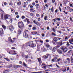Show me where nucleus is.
Returning <instances> with one entry per match:
<instances>
[{"instance_id": "obj_1", "label": "nucleus", "mask_w": 73, "mask_h": 73, "mask_svg": "<svg viewBox=\"0 0 73 73\" xmlns=\"http://www.w3.org/2000/svg\"><path fill=\"white\" fill-rule=\"evenodd\" d=\"M18 27L19 28H20L21 29H23V28L24 27V23H23V22H18Z\"/></svg>"}, {"instance_id": "obj_2", "label": "nucleus", "mask_w": 73, "mask_h": 73, "mask_svg": "<svg viewBox=\"0 0 73 73\" xmlns=\"http://www.w3.org/2000/svg\"><path fill=\"white\" fill-rule=\"evenodd\" d=\"M9 15H5L4 16V19L5 20H6L7 24H9L8 22V21L9 20Z\"/></svg>"}, {"instance_id": "obj_3", "label": "nucleus", "mask_w": 73, "mask_h": 73, "mask_svg": "<svg viewBox=\"0 0 73 73\" xmlns=\"http://www.w3.org/2000/svg\"><path fill=\"white\" fill-rule=\"evenodd\" d=\"M60 48L64 53H66L68 51V48L66 47L64 48V47H61Z\"/></svg>"}, {"instance_id": "obj_4", "label": "nucleus", "mask_w": 73, "mask_h": 73, "mask_svg": "<svg viewBox=\"0 0 73 73\" xmlns=\"http://www.w3.org/2000/svg\"><path fill=\"white\" fill-rule=\"evenodd\" d=\"M62 45V41L59 42L57 43V45L56 46V49H58L61 45Z\"/></svg>"}, {"instance_id": "obj_5", "label": "nucleus", "mask_w": 73, "mask_h": 73, "mask_svg": "<svg viewBox=\"0 0 73 73\" xmlns=\"http://www.w3.org/2000/svg\"><path fill=\"white\" fill-rule=\"evenodd\" d=\"M57 41H58V39L56 37H54L53 39V40L52 41V42L53 43V44H55L56 43L55 42H53V41H54V42H56Z\"/></svg>"}, {"instance_id": "obj_6", "label": "nucleus", "mask_w": 73, "mask_h": 73, "mask_svg": "<svg viewBox=\"0 0 73 73\" xmlns=\"http://www.w3.org/2000/svg\"><path fill=\"white\" fill-rule=\"evenodd\" d=\"M8 40L9 41V42H15V41L14 40H12V39H11V37H9L8 38Z\"/></svg>"}, {"instance_id": "obj_7", "label": "nucleus", "mask_w": 73, "mask_h": 73, "mask_svg": "<svg viewBox=\"0 0 73 73\" xmlns=\"http://www.w3.org/2000/svg\"><path fill=\"white\" fill-rule=\"evenodd\" d=\"M33 42L32 41H30L29 42L28 44L29 45V46H32V45L33 44Z\"/></svg>"}, {"instance_id": "obj_8", "label": "nucleus", "mask_w": 73, "mask_h": 73, "mask_svg": "<svg viewBox=\"0 0 73 73\" xmlns=\"http://www.w3.org/2000/svg\"><path fill=\"white\" fill-rule=\"evenodd\" d=\"M48 56H49V55L48 54H47L46 55L44 56H43V57L44 59H46V58H48Z\"/></svg>"}, {"instance_id": "obj_9", "label": "nucleus", "mask_w": 73, "mask_h": 73, "mask_svg": "<svg viewBox=\"0 0 73 73\" xmlns=\"http://www.w3.org/2000/svg\"><path fill=\"white\" fill-rule=\"evenodd\" d=\"M9 27V29L10 31H13V26H12V25H10Z\"/></svg>"}, {"instance_id": "obj_10", "label": "nucleus", "mask_w": 73, "mask_h": 73, "mask_svg": "<svg viewBox=\"0 0 73 73\" xmlns=\"http://www.w3.org/2000/svg\"><path fill=\"white\" fill-rule=\"evenodd\" d=\"M23 36L24 37H25V38H27V37H28V35L27 34L25 33V34H23Z\"/></svg>"}, {"instance_id": "obj_11", "label": "nucleus", "mask_w": 73, "mask_h": 73, "mask_svg": "<svg viewBox=\"0 0 73 73\" xmlns=\"http://www.w3.org/2000/svg\"><path fill=\"white\" fill-rule=\"evenodd\" d=\"M30 11L31 12H34L36 11V10H34V9H33L31 8L30 9Z\"/></svg>"}, {"instance_id": "obj_12", "label": "nucleus", "mask_w": 73, "mask_h": 73, "mask_svg": "<svg viewBox=\"0 0 73 73\" xmlns=\"http://www.w3.org/2000/svg\"><path fill=\"white\" fill-rule=\"evenodd\" d=\"M37 60H38V62H39L40 64H39V65H40V64L42 63V62L40 58H37Z\"/></svg>"}, {"instance_id": "obj_13", "label": "nucleus", "mask_w": 73, "mask_h": 73, "mask_svg": "<svg viewBox=\"0 0 73 73\" xmlns=\"http://www.w3.org/2000/svg\"><path fill=\"white\" fill-rule=\"evenodd\" d=\"M3 30L2 29H0V34L3 35Z\"/></svg>"}, {"instance_id": "obj_14", "label": "nucleus", "mask_w": 73, "mask_h": 73, "mask_svg": "<svg viewBox=\"0 0 73 73\" xmlns=\"http://www.w3.org/2000/svg\"><path fill=\"white\" fill-rule=\"evenodd\" d=\"M69 41L70 44H72V42H73V38L71 39V40L70 39L69 40Z\"/></svg>"}, {"instance_id": "obj_15", "label": "nucleus", "mask_w": 73, "mask_h": 73, "mask_svg": "<svg viewBox=\"0 0 73 73\" xmlns=\"http://www.w3.org/2000/svg\"><path fill=\"white\" fill-rule=\"evenodd\" d=\"M32 35H36V34H37V33L36 32H33L31 33Z\"/></svg>"}, {"instance_id": "obj_16", "label": "nucleus", "mask_w": 73, "mask_h": 73, "mask_svg": "<svg viewBox=\"0 0 73 73\" xmlns=\"http://www.w3.org/2000/svg\"><path fill=\"white\" fill-rule=\"evenodd\" d=\"M17 5H20V6L21 5V2L19 1V2H17Z\"/></svg>"}, {"instance_id": "obj_17", "label": "nucleus", "mask_w": 73, "mask_h": 73, "mask_svg": "<svg viewBox=\"0 0 73 73\" xmlns=\"http://www.w3.org/2000/svg\"><path fill=\"white\" fill-rule=\"evenodd\" d=\"M57 52L60 54H62V51H61V50H58Z\"/></svg>"}, {"instance_id": "obj_18", "label": "nucleus", "mask_w": 73, "mask_h": 73, "mask_svg": "<svg viewBox=\"0 0 73 73\" xmlns=\"http://www.w3.org/2000/svg\"><path fill=\"white\" fill-rule=\"evenodd\" d=\"M29 33V31L26 30L25 31V33H26V34H27V33Z\"/></svg>"}, {"instance_id": "obj_19", "label": "nucleus", "mask_w": 73, "mask_h": 73, "mask_svg": "<svg viewBox=\"0 0 73 73\" xmlns=\"http://www.w3.org/2000/svg\"><path fill=\"white\" fill-rule=\"evenodd\" d=\"M52 51L53 52H55V51H56V48L54 47L52 49Z\"/></svg>"}, {"instance_id": "obj_20", "label": "nucleus", "mask_w": 73, "mask_h": 73, "mask_svg": "<svg viewBox=\"0 0 73 73\" xmlns=\"http://www.w3.org/2000/svg\"><path fill=\"white\" fill-rule=\"evenodd\" d=\"M2 27L3 28V29H6V26L4 25H2Z\"/></svg>"}, {"instance_id": "obj_21", "label": "nucleus", "mask_w": 73, "mask_h": 73, "mask_svg": "<svg viewBox=\"0 0 73 73\" xmlns=\"http://www.w3.org/2000/svg\"><path fill=\"white\" fill-rule=\"evenodd\" d=\"M69 48L70 49H72L73 48V46L72 45L70 46L69 47Z\"/></svg>"}, {"instance_id": "obj_22", "label": "nucleus", "mask_w": 73, "mask_h": 73, "mask_svg": "<svg viewBox=\"0 0 73 73\" xmlns=\"http://www.w3.org/2000/svg\"><path fill=\"white\" fill-rule=\"evenodd\" d=\"M23 64L24 66H25V67H27V65L26 64H25V63L23 62Z\"/></svg>"}, {"instance_id": "obj_23", "label": "nucleus", "mask_w": 73, "mask_h": 73, "mask_svg": "<svg viewBox=\"0 0 73 73\" xmlns=\"http://www.w3.org/2000/svg\"><path fill=\"white\" fill-rule=\"evenodd\" d=\"M26 20H27V23H30V22H29V19L28 18H26Z\"/></svg>"}, {"instance_id": "obj_24", "label": "nucleus", "mask_w": 73, "mask_h": 73, "mask_svg": "<svg viewBox=\"0 0 73 73\" xmlns=\"http://www.w3.org/2000/svg\"><path fill=\"white\" fill-rule=\"evenodd\" d=\"M36 46V44H33V43L32 46H31V47H34L35 46Z\"/></svg>"}, {"instance_id": "obj_25", "label": "nucleus", "mask_w": 73, "mask_h": 73, "mask_svg": "<svg viewBox=\"0 0 73 73\" xmlns=\"http://www.w3.org/2000/svg\"><path fill=\"white\" fill-rule=\"evenodd\" d=\"M13 68H15V69H17V68H18L17 66L15 65L14 66Z\"/></svg>"}, {"instance_id": "obj_26", "label": "nucleus", "mask_w": 73, "mask_h": 73, "mask_svg": "<svg viewBox=\"0 0 73 73\" xmlns=\"http://www.w3.org/2000/svg\"><path fill=\"white\" fill-rule=\"evenodd\" d=\"M66 45H67V46H70V44L69 43V42H67Z\"/></svg>"}, {"instance_id": "obj_27", "label": "nucleus", "mask_w": 73, "mask_h": 73, "mask_svg": "<svg viewBox=\"0 0 73 73\" xmlns=\"http://www.w3.org/2000/svg\"><path fill=\"white\" fill-rule=\"evenodd\" d=\"M48 18V17L47 16H45L44 18V19L45 20H46V19Z\"/></svg>"}, {"instance_id": "obj_28", "label": "nucleus", "mask_w": 73, "mask_h": 73, "mask_svg": "<svg viewBox=\"0 0 73 73\" xmlns=\"http://www.w3.org/2000/svg\"><path fill=\"white\" fill-rule=\"evenodd\" d=\"M52 36H56V34L54 33H52Z\"/></svg>"}, {"instance_id": "obj_29", "label": "nucleus", "mask_w": 73, "mask_h": 73, "mask_svg": "<svg viewBox=\"0 0 73 73\" xmlns=\"http://www.w3.org/2000/svg\"><path fill=\"white\" fill-rule=\"evenodd\" d=\"M4 59H5V60H6L7 61H10V60H9V59L7 58H4Z\"/></svg>"}, {"instance_id": "obj_30", "label": "nucleus", "mask_w": 73, "mask_h": 73, "mask_svg": "<svg viewBox=\"0 0 73 73\" xmlns=\"http://www.w3.org/2000/svg\"><path fill=\"white\" fill-rule=\"evenodd\" d=\"M12 66L11 65H9L7 67V68H11Z\"/></svg>"}, {"instance_id": "obj_31", "label": "nucleus", "mask_w": 73, "mask_h": 73, "mask_svg": "<svg viewBox=\"0 0 73 73\" xmlns=\"http://www.w3.org/2000/svg\"><path fill=\"white\" fill-rule=\"evenodd\" d=\"M46 46L47 48H48L50 47V45L48 44H46Z\"/></svg>"}, {"instance_id": "obj_32", "label": "nucleus", "mask_w": 73, "mask_h": 73, "mask_svg": "<svg viewBox=\"0 0 73 73\" xmlns=\"http://www.w3.org/2000/svg\"><path fill=\"white\" fill-rule=\"evenodd\" d=\"M52 31L53 32H56V29H54V28H52Z\"/></svg>"}, {"instance_id": "obj_33", "label": "nucleus", "mask_w": 73, "mask_h": 73, "mask_svg": "<svg viewBox=\"0 0 73 73\" xmlns=\"http://www.w3.org/2000/svg\"><path fill=\"white\" fill-rule=\"evenodd\" d=\"M72 50H70L68 51V53H71L72 52Z\"/></svg>"}, {"instance_id": "obj_34", "label": "nucleus", "mask_w": 73, "mask_h": 73, "mask_svg": "<svg viewBox=\"0 0 73 73\" xmlns=\"http://www.w3.org/2000/svg\"><path fill=\"white\" fill-rule=\"evenodd\" d=\"M18 33L19 35H20V34H21V31H20V30H19L18 31Z\"/></svg>"}, {"instance_id": "obj_35", "label": "nucleus", "mask_w": 73, "mask_h": 73, "mask_svg": "<svg viewBox=\"0 0 73 73\" xmlns=\"http://www.w3.org/2000/svg\"><path fill=\"white\" fill-rule=\"evenodd\" d=\"M5 72H9V70H5Z\"/></svg>"}, {"instance_id": "obj_36", "label": "nucleus", "mask_w": 73, "mask_h": 73, "mask_svg": "<svg viewBox=\"0 0 73 73\" xmlns=\"http://www.w3.org/2000/svg\"><path fill=\"white\" fill-rule=\"evenodd\" d=\"M25 18V16H23L22 17H21V18L22 19H24Z\"/></svg>"}, {"instance_id": "obj_37", "label": "nucleus", "mask_w": 73, "mask_h": 73, "mask_svg": "<svg viewBox=\"0 0 73 73\" xmlns=\"http://www.w3.org/2000/svg\"><path fill=\"white\" fill-rule=\"evenodd\" d=\"M46 66H44L42 67V68H43L44 69H46Z\"/></svg>"}, {"instance_id": "obj_38", "label": "nucleus", "mask_w": 73, "mask_h": 73, "mask_svg": "<svg viewBox=\"0 0 73 73\" xmlns=\"http://www.w3.org/2000/svg\"><path fill=\"white\" fill-rule=\"evenodd\" d=\"M70 20L71 21H72L73 23V19H72V18L70 17Z\"/></svg>"}, {"instance_id": "obj_39", "label": "nucleus", "mask_w": 73, "mask_h": 73, "mask_svg": "<svg viewBox=\"0 0 73 73\" xmlns=\"http://www.w3.org/2000/svg\"><path fill=\"white\" fill-rule=\"evenodd\" d=\"M25 58H28V56L27 55H25Z\"/></svg>"}, {"instance_id": "obj_40", "label": "nucleus", "mask_w": 73, "mask_h": 73, "mask_svg": "<svg viewBox=\"0 0 73 73\" xmlns=\"http://www.w3.org/2000/svg\"><path fill=\"white\" fill-rule=\"evenodd\" d=\"M33 22L35 24H37V22L36 21H34Z\"/></svg>"}, {"instance_id": "obj_41", "label": "nucleus", "mask_w": 73, "mask_h": 73, "mask_svg": "<svg viewBox=\"0 0 73 73\" xmlns=\"http://www.w3.org/2000/svg\"><path fill=\"white\" fill-rule=\"evenodd\" d=\"M51 12H53V7H52L51 8Z\"/></svg>"}, {"instance_id": "obj_42", "label": "nucleus", "mask_w": 73, "mask_h": 73, "mask_svg": "<svg viewBox=\"0 0 73 73\" xmlns=\"http://www.w3.org/2000/svg\"><path fill=\"white\" fill-rule=\"evenodd\" d=\"M34 15V14H33V13H31L30 14V15L31 16H33Z\"/></svg>"}, {"instance_id": "obj_43", "label": "nucleus", "mask_w": 73, "mask_h": 73, "mask_svg": "<svg viewBox=\"0 0 73 73\" xmlns=\"http://www.w3.org/2000/svg\"><path fill=\"white\" fill-rule=\"evenodd\" d=\"M61 60V59L59 58L57 59V61L58 62H59Z\"/></svg>"}, {"instance_id": "obj_44", "label": "nucleus", "mask_w": 73, "mask_h": 73, "mask_svg": "<svg viewBox=\"0 0 73 73\" xmlns=\"http://www.w3.org/2000/svg\"><path fill=\"white\" fill-rule=\"evenodd\" d=\"M67 59L68 60V62H70V59H69V58H68Z\"/></svg>"}, {"instance_id": "obj_45", "label": "nucleus", "mask_w": 73, "mask_h": 73, "mask_svg": "<svg viewBox=\"0 0 73 73\" xmlns=\"http://www.w3.org/2000/svg\"><path fill=\"white\" fill-rule=\"evenodd\" d=\"M36 15L37 17H38L40 16V15L38 14H36Z\"/></svg>"}, {"instance_id": "obj_46", "label": "nucleus", "mask_w": 73, "mask_h": 73, "mask_svg": "<svg viewBox=\"0 0 73 73\" xmlns=\"http://www.w3.org/2000/svg\"><path fill=\"white\" fill-rule=\"evenodd\" d=\"M33 30H35V29H36V28L35 27H34L33 28Z\"/></svg>"}, {"instance_id": "obj_47", "label": "nucleus", "mask_w": 73, "mask_h": 73, "mask_svg": "<svg viewBox=\"0 0 73 73\" xmlns=\"http://www.w3.org/2000/svg\"><path fill=\"white\" fill-rule=\"evenodd\" d=\"M4 16V15L3 14L1 15V18L2 19H3V16Z\"/></svg>"}, {"instance_id": "obj_48", "label": "nucleus", "mask_w": 73, "mask_h": 73, "mask_svg": "<svg viewBox=\"0 0 73 73\" xmlns=\"http://www.w3.org/2000/svg\"><path fill=\"white\" fill-rule=\"evenodd\" d=\"M42 37H44V36H45V35L44 34H42Z\"/></svg>"}, {"instance_id": "obj_49", "label": "nucleus", "mask_w": 73, "mask_h": 73, "mask_svg": "<svg viewBox=\"0 0 73 73\" xmlns=\"http://www.w3.org/2000/svg\"><path fill=\"white\" fill-rule=\"evenodd\" d=\"M39 6V4H36L35 5V7H38Z\"/></svg>"}, {"instance_id": "obj_50", "label": "nucleus", "mask_w": 73, "mask_h": 73, "mask_svg": "<svg viewBox=\"0 0 73 73\" xmlns=\"http://www.w3.org/2000/svg\"><path fill=\"white\" fill-rule=\"evenodd\" d=\"M52 3H54L55 2V0H52Z\"/></svg>"}, {"instance_id": "obj_51", "label": "nucleus", "mask_w": 73, "mask_h": 73, "mask_svg": "<svg viewBox=\"0 0 73 73\" xmlns=\"http://www.w3.org/2000/svg\"><path fill=\"white\" fill-rule=\"evenodd\" d=\"M9 21H10V23H12V19H11Z\"/></svg>"}, {"instance_id": "obj_52", "label": "nucleus", "mask_w": 73, "mask_h": 73, "mask_svg": "<svg viewBox=\"0 0 73 73\" xmlns=\"http://www.w3.org/2000/svg\"><path fill=\"white\" fill-rule=\"evenodd\" d=\"M21 71H23V72H25V70H24L21 69Z\"/></svg>"}, {"instance_id": "obj_53", "label": "nucleus", "mask_w": 73, "mask_h": 73, "mask_svg": "<svg viewBox=\"0 0 73 73\" xmlns=\"http://www.w3.org/2000/svg\"><path fill=\"white\" fill-rule=\"evenodd\" d=\"M60 18H57L56 19V20H58V21H60Z\"/></svg>"}, {"instance_id": "obj_54", "label": "nucleus", "mask_w": 73, "mask_h": 73, "mask_svg": "<svg viewBox=\"0 0 73 73\" xmlns=\"http://www.w3.org/2000/svg\"><path fill=\"white\" fill-rule=\"evenodd\" d=\"M57 57H54V59L55 60H57Z\"/></svg>"}, {"instance_id": "obj_55", "label": "nucleus", "mask_w": 73, "mask_h": 73, "mask_svg": "<svg viewBox=\"0 0 73 73\" xmlns=\"http://www.w3.org/2000/svg\"><path fill=\"white\" fill-rule=\"evenodd\" d=\"M11 49H16V48L15 47H12Z\"/></svg>"}, {"instance_id": "obj_56", "label": "nucleus", "mask_w": 73, "mask_h": 73, "mask_svg": "<svg viewBox=\"0 0 73 73\" xmlns=\"http://www.w3.org/2000/svg\"><path fill=\"white\" fill-rule=\"evenodd\" d=\"M67 70L68 71L69 70V67H67Z\"/></svg>"}, {"instance_id": "obj_57", "label": "nucleus", "mask_w": 73, "mask_h": 73, "mask_svg": "<svg viewBox=\"0 0 73 73\" xmlns=\"http://www.w3.org/2000/svg\"><path fill=\"white\" fill-rule=\"evenodd\" d=\"M70 60H71V61L73 60V58L72 57H71Z\"/></svg>"}, {"instance_id": "obj_58", "label": "nucleus", "mask_w": 73, "mask_h": 73, "mask_svg": "<svg viewBox=\"0 0 73 73\" xmlns=\"http://www.w3.org/2000/svg\"><path fill=\"white\" fill-rule=\"evenodd\" d=\"M18 14H19V13H18V12H15V14L16 15H18Z\"/></svg>"}, {"instance_id": "obj_59", "label": "nucleus", "mask_w": 73, "mask_h": 73, "mask_svg": "<svg viewBox=\"0 0 73 73\" xmlns=\"http://www.w3.org/2000/svg\"><path fill=\"white\" fill-rule=\"evenodd\" d=\"M43 50L44 52H45V51H46V49H45V48H44Z\"/></svg>"}, {"instance_id": "obj_60", "label": "nucleus", "mask_w": 73, "mask_h": 73, "mask_svg": "<svg viewBox=\"0 0 73 73\" xmlns=\"http://www.w3.org/2000/svg\"><path fill=\"white\" fill-rule=\"evenodd\" d=\"M30 8H33V6L32 5H31L30 7Z\"/></svg>"}, {"instance_id": "obj_61", "label": "nucleus", "mask_w": 73, "mask_h": 73, "mask_svg": "<svg viewBox=\"0 0 73 73\" xmlns=\"http://www.w3.org/2000/svg\"><path fill=\"white\" fill-rule=\"evenodd\" d=\"M68 37L67 36H66L65 37V40H66V39H68Z\"/></svg>"}, {"instance_id": "obj_62", "label": "nucleus", "mask_w": 73, "mask_h": 73, "mask_svg": "<svg viewBox=\"0 0 73 73\" xmlns=\"http://www.w3.org/2000/svg\"><path fill=\"white\" fill-rule=\"evenodd\" d=\"M29 28H31V27H32V25H29Z\"/></svg>"}, {"instance_id": "obj_63", "label": "nucleus", "mask_w": 73, "mask_h": 73, "mask_svg": "<svg viewBox=\"0 0 73 73\" xmlns=\"http://www.w3.org/2000/svg\"><path fill=\"white\" fill-rule=\"evenodd\" d=\"M46 41L47 42H49V40L48 39H47L46 40Z\"/></svg>"}, {"instance_id": "obj_64", "label": "nucleus", "mask_w": 73, "mask_h": 73, "mask_svg": "<svg viewBox=\"0 0 73 73\" xmlns=\"http://www.w3.org/2000/svg\"><path fill=\"white\" fill-rule=\"evenodd\" d=\"M19 64H22V62H21V61H19Z\"/></svg>"}]
</instances>
